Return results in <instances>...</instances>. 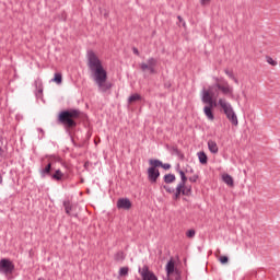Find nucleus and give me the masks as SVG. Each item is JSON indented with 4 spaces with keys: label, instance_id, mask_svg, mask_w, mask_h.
<instances>
[{
    "label": "nucleus",
    "instance_id": "obj_4",
    "mask_svg": "<svg viewBox=\"0 0 280 280\" xmlns=\"http://www.w3.org/2000/svg\"><path fill=\"white\" fill-rule=\"evenodd\" d=\"M218 105L220 108H222L224 115L226 116V119L232 122V126H238L240 120L237 119V114H235V109H233V105L229 103L224 98H219Z\"/></svg>",
    "mask_w": 280,
    "mask_h": 280
},
{
    "label": "nucleus",
    "instance_id": "obj_2",
    "mask_svg": "<svg viewBox=\"0 0 280 280\" xmlns=\"http://www.w3.org/2000/svg\"><path fill=\"white\" fill-rule=\"evenodd\" d=\"M88 58V67L92 73V78L97 84L98 91L101 93H106L113 89V83L108 82V73L104 66L102 65V60L93 50H88L86 52Z\"/></svg>",
    "mask_w": 280,
    "mask_h": 280
},
{
    "label": "nucleus",
    "instance_id": "obj_12",
    "mask_svg": "<svg viewBox=\"0 0 280 280\" xmlns=\"http://www.w3.org/2000/svg\"><path fill=\"white\" fill-rule=\"evenodd\" d=\"M35 88L37 90L36 97H42L43 96V80H40V79L35 80Z\"/></svg>",
    "mask_w": 280,
    "mask_h": 280
},
{
    "label": "nucleus",
    "instance_id": "obj_7",
    "mask_svg": "<svg viewBox=\"0 0 280 280\" xmlns=\"http://www.w3.org/2000/svg\"><path fill=\"white\" fill-rule=\"evenodd\" d=\"M14 272V262L8 258L0 259V275H12Z\"/></svg>",
    "mask_w": 280,
    "mask_h": 280
},
{
    "label": "nucleus",
    "instance_id": "obj_10",
    "mask_svg": "<svg viewBox=\"0 0 280 280\" xmlns=\"http://www.w3.org/2000/svg\"><path fill=\"white\" fill-rule=\"evenodd\" d=\"M130 207H132V202H130V199H128V198L118 199L117 209H125L126 211H128V209H130Z\"/></svg>",
    "mask_w": 280,
    "mask_h": 280
},
{
    "label": "nucleus",
    "instance_id": "obj_21",
    "mask_svg": "<svg viewBox=\"0 0 280 280\" xmlns=\"http://www.w3.org/2000/svg\"><path fill=\"white\" fill-rule=\"evenodd\" d=\"M65 211L68 215H71V201L66 200L63 201Z\"/></svg>",
    "mask_w": 280,
    "mask_h": 280
},
{
    "label": "nucleus",
    "instance_id": "obj_16",
    "mask_svg": "<svg viewBox=\"0 0 280 280\" xmlns=\"http://www.w3.org/2000/svg\"><path fill=\"white\" fill-rule=\"evenodd\" d=\"M51 172V163L47 164L45 168L39 171V174L42 176V178H45V176H48V174H50Z\"/></svg>",
    "mask_w": 280,
    "mask_h": 280
},
{
    "label": "nucleus",
    "instance_id": "obj_23",
    "mask_svg": "<svg viewBox=\"0 0 280 280\" xmlns=\"http://www.w3.org/2000/svg\"><path fill=\"white\" fill-rule=\"evenodd\" d=\"M139 100H141V95L136 93L129 96L128 103L132 104V102H139Z\"/></svg>",
    "mask_w": 280,
    "mask_h": 280
},
{
    "label": "nucleus",
    "instance_id": "obj_18",
    "mask_svg": "<svg viewBox=\"0 0 280 280\" xmlns=\"http://www.w3.org/2000/svg\"><path fill=\"white\" fill-rule=\"evenodd\" d=\"M149 165H151L149 168L156 170V167L163 165V162H161V160H149Z\"/></svg>",
    "mask_w": 280,
    "mask_h": 280
},
{
    "label": "nucleus",
    "instance_id": "obj_13",
    "mask_svg": "<svg viewBox=\"0 0 280 280\" xmlns=\"http://www.w3.org/2000/svg\"><path fill=\"white\" fill-rule=\"evenodd\" d=\"M222 180L228 185L229 187H233L235 185L233 177L230 174H223Z\"/></svg>",
    "mask_w": 280,
    "mask_h": 280
},
{
    "label": "nucleus",
    "instance_id": "obj_29",
    "mask_svg": "<svg viewBox=\"0 0 280 280\" xmlns=\"http://www.w3.org/2000/svg\"><path fill=\"white\" fill-rule=\"evenodd\" d=\"M219 261H220L221 264H229V257H226V256H221V257L219 258Z\"/></svg>",
    "mask_w": 280,
    "mask_h": 280
},
{
    "label": "nucleus",
    "instance_id": "obj_22",
    "mask_svg": "<svg viewBox=\"0 0 280 280\" xmlns=\"http://www.w3.org/2000/svg\"><path fill=\"white\" fill-rule=\"evenodd\" d=\"M51 82H56V84H62V74L55 73V77H54V79H51Z\"/></svg>",
    "mask_w": 280,
    "mask_h": 280
},
{
    "label": "nucleus",
    "instance_id": "obj_32",
    "mask_svg": "<svg viewBox=\"0 0 280 280\" xmlns=\"http://www.w3.org/2000/svg\"><path fill=\"white\" fill-rule=\"evenodd\" d=\"M209 1H211V0H201V3L205 4V3L209 2Z\"/></svg>",
    "mask_w": 280,
    "mask_h": 280
},
{
    "label": "nucleus",
    "instance_id": "obj_19",
    "mask_svg": "<svg viewBox=\"0 0 280 280\" xmlns=\"http://www.w3.org/2000/svg\"><path fill=\"white\" fill-rule=\"evenodd\" d=\"M165 270H166V275H173L174 273V260H168V262L166 264V267H165Z\"/></svg>",
    "mask_w": 280,
    "mask_h": 280
},
{
    "label": "nucleus",
    "instance_id": "obj_24",
    "mask_svg": "<svg viewBox=\"0 0 280 280\" xmlns=\"http://www.w3.org/2000/svg\"><path fill=\"white\" fill-rule=\"evenodd\" d=\"M128 272H129V268L128 267H121L119 269L118 275H119V277H127Z\"/></svg>",
    "mask_w": 280,
    "mask_h": 280
},
{
    "label": "nucleus",
    "instance_id": "obj_34",
    "mask_svg": "<svg viewBox=\"0 0 280 280\" xmlns=\"http://www.w3.org/2000/svg\"><path fill=\"white\" fill-rule=\"evenodd\" d=\"M1 183H3V178H2V177H0V184H1Z\"/></svg>",
    "mask_w": 280,
    "mask_h": 280
},
{
    "label": "nucleus",
    "instance_id": "obj_31",
    "mask_svg": "<svg viewBox=\"0 0 280 280\" xmlns=\"http://www.w3.org/2000/svg\"><path fill=\"white\" fill-rule=\"evenodd\" d=\"M132 51H133V54H135L136 56H139V49H137V47H133V48H132Z\"/></svg>",
    "mask_w": 280,
    "mask_h": 280
},
{
    "label": "nucleus",
    "instance_id": "obj_25",
    "mask_svg": "<svg viewBox=\"0 0 280 280\" xmlns=\"http://www.w3.org/2000/svg\"><path fill=\"white\" fill-rule=\"evenodd\" d=\"M268 65H271V67H277L278 62L277 60L272 59V57H267Z\"/></svg>",
    "mask_w": 280,
    "mask_h": 280
},
{
    "label": "nucleus",
    "instance_id": "obj_26",
    "mask_svg": "<svg viewBox=\"0 0 280 280\" xmlns=\"http://www.w3.org/2000/svg\"><path fill=\"white\" fill-rule=\"evenodd\" d=\"M165 191H167V194H173V196L176 194V188H172L170 186H164Z\"/></svg>",
    "mask_w": 280,
    "mask_h": 280
},
{
    "label": "nucleus",
    "instance_id": "obj_15",
    "mask_svg": "<svg viewBox=\"0 0 280 280\" xmlns=\"http://www.w3.org/2000/svg\"><path fill=\"white\" fill-rule=\"evenodd\" d=\"M225 75L230 78V80H233L235 84H240V80L236 79L235 73H233V70L225 69L224 70Z\"/></svg>",
    "mask_w": 280,
    "mask_h": 280
},
{
    "label": "nucleus",
    "instance_id": "obj_8",
    "mask_svg": "<svg viewBox=\"0 0 280 280\" xmlns=\"http://www.w3.org/2000/svg\"><path fill=\"white\" fill-rule=\"evenodd\" d=\"M138 272L142 280H159L156 275H154V272L150 270V267H148V265H144L142 268H139Z\"/></svg>",
    "mask_w": 280,
    "mask_h": 280
},
{
    "label": "nucleus",
    "instance_id": "obj_20",
    "mask_svg": "<svg viewBox=\"0 0 280 280\" xmlns=\"http://www.w3.org/2000/svg\"><path fill=\"white\" fill-rule=\"evenodd\" d=\"M176 180V175L174 174H166L164 176V183H166V185H170L172 183H174Z\"/></svg>",
    "mask_w": 280,
    "mask_h": 280
},
{
    "label": "nucleus",
    "instance_id": "obj_27",
    "mask_svg": "<svg viewBox=\"0 0 280 280\" xmlns=\"http://www.w3.org/2000/svg\"><path fill=\"white\" fill-rule=\"evenodd\" d=\"M186 237H196V231L195 230H188L186 233Z\"/></svg>",
    "mask_w": 280,
    "mask_h": 280
},
{
    "label": "nucleus",
    "instance_id": "obj_6",
    "mask_svg": "<svg viewBox=\"0 0 280 280\" xmlns=\"http://www.w3.org/2000/svg\"><path fill=\"white\" fill-rule=\"evenodd\" d=\"M156 65H159V60L156 58L150 57L147 62L140 63L141 71L154 74L156 73Z\"/></svg>",
    "mask_w": 280,
    "mask_h": 280
},
{
    "label": "nucleus",
    "instance_id": "obj_11",
    "mask_svg": "<svg viewBox=\"0 0 280 280\" xmlns=\"http://www.w3.org/2000/svg\"><path fill=\"white\" fill-rule=\"evenodd\" d=\"M208 149L211 154H218L220 152V149L218 148V143L213 140L208 141Z\"/></svg>",
    "mask_w": 280,
    "mask_h": 280
},
{
    "label": "nucleus",
    "instance_id": "obj_28",
    "mask_svg": "<svg viewBox=\"0 0 280 280\" xmlns=\"http://www.w3.org/2000/svg\"><path fill=\"white\" fill-rule=\"evenodd\" d=\"M198 178H199V176H198L197 174H195V175L190 176V177L188 178V180H189L190 183H197V182H198Z\"/></svg>",
    "mask_w": 280,
    "mask_h": 280
},
{
    "label": "nucleus",
    "instance_id": "obj_9",
    "mask_svg": "<svg viewBox=\"0 0 280 280\" xmlns=\"http://www.w3.org/2000/svg\"><path fill=\"white\" fill-rule=\"evenodd\" d=\"M160 176L161 173L158 168H148V179L150 180V183H156Z\"/></svg>",
    "mask_w": 280,
    "mask_h": 280
},
{
    "label": "nucleus",
    "instance_id": "obj_33",
    "mask_svg": "<svg viewBox=\"0 0 280 280\" xmlns=\"http://www.w3.org/2000/svg\"><path fill=\"white\" fill-rule=\"evenodd\" d=\"M190 174H194V168H190Z\"/></svg>",
    "mask_w": 280,
    "mask_h": 280
},
{
    "label": "nucleus",
    "instance_id": "obj_17",
    "mask_svg": "<svg viewBox=\"0 0 280 280\" xmlns=\"http://www.w3.org/2000/svg\"><path fill=\"white\" fill-rule=\"evenodd\" d=\"M52 180H62L65 178V173L60 170H57L55 174L51 175Z\"/></svg>",
    "mask_w": 280,
    "mask_h": 280
},
{
    "label": "nucleus",
    "instance_id": "obj_5",
    "mask_svg": "<svg viewBox=\"0 0 280 280\" xmlns=\"http://www.w3.org/2000/svg\"><path fill=\"white\" fill-rule=\"evenodd\" d=\"M79 117L80 110L78 109L63 110L59 114V121L67 128H73V126H75L73 119H78Z\"/></svg>",
    "mask_w": 280,
    "mask_h": 280
},
{
    "label": "nucleus",
    "instance_id": "obj_14",
    "mask_svg": "<svg viewBox=\"0 0 280 280\" xmlns=\"http://www.w3.org/2000/svg\"><path fill=\"white\" fill-rule=\"evenodd\" d=\"M197 156H198L199 163H201V165H207L208 158H207V153H205V151L198 152Z\"/></svg>",
    "mask_w": 280,
    "mask_h": 280
},
{
    "label": "nucleus",
    "instance_id": "obj_3",
    "mask_svg": "<svg viewBox=\"0 0 280 280\" xmlns=\"http://www.w3.org/2000/svg\"><path fill=\"white\" fill-rule=\"evenodd\" d=\"M176 172L180 176V182L177 184L173 200H178L182 196H189L191 194V185H187V175L180 170V165H177Z\"/></svg>",
    "mask_w": 280,
    "mask_h": 280
},
{
    "label": "nucleus",
    "instance_id": "obj_1",
    "mask_svg": "<svg viewBox=\"0 0 280 280\" xmlns=\"http://www.w3.org/2000/svg\"><path fill=\"white\" fill-rule=\"evenodd\" d=\"M214 84L209 88V90L203 89L201 91V102L202 104H206L203 107V114L206 115L208 121H213L215 119V115H213V108L218 106L215 101H213V95H211V91H220L222 95H225V97H233V86L229 84V81H225L224 79L214 78Z\"/></svg>",
    "mask_w": 280,
    "mask_h": 280
},
{
    "label": "nucleus",
    "instance_id": "obj_36",
    "mask_svg": "<svg viewBox=\"0 0 280 280\" xmlns=\"http://www.w3.org/2000/svg\"><path fill=\"white\" fill-rule=\"evenodd\" d=\"M2 151V149L0 148V152Z\"/></svg>",
    "mask_w": 280,
    "mask_h": 280
},
{
    "label": "nucleus",
    "instance_id": "obj_30",
    "mask_svg": "<svg viewBox=\"0 0 280 280\" xmlns=\"http://www.w3.org/2000/svg\"><path fill=\"white\" fill-rule=\"evenodd\" d=\"M161 167H163V170H170L172 167V165L167 164V163H165V164L162 163Z\"/></svg>",
    "mask_w": 280,
    "mask_h": 280
},
{
    "label": "nucleus",
    "instance_id": "obj_35",
    "mask_svg": "<svg viewBox=\"0 0 280 280\" xmlns=\"http://www.w3.org/2000/svg\"><path fill=\"white\" fill-rule=\"evenodd\" d=\"M178 20L180 21V16H178Z\"/></svg>",
    "mask_w": 280,
    "mask_h": 280
}]
</instances>
